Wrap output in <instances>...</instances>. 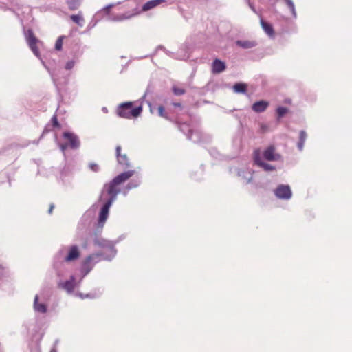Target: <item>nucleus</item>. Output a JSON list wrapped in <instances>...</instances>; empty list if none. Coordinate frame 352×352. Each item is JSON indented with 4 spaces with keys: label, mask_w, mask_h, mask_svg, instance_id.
<instances>
[{
    "label": "nucleus",
    "mask_w": 352,
    "mask_h": 352,
    "mask_svg": "<svg viewBox=\"0 0 352 352\" xmlns=\"http://www.w3.org/2000/svg\"><path fill=\"white\" fill-rule=\"evenodd\" d=\"M63 138L69 142L68 146L73 149L77 148L80 146V141L77 135L69 132H65ZM67 145H62V149L64 150Z\"/></svg>",
    "instance_id": "20e7f679"
},
{
    "label": "nucleus",
    "mask_w": 352,
    "mask_h": 352,
    "mask_svg": "<svg viewBox=\"0 0 352 352\" xmlns=\"http://www.w3.org/2000/svg\"><path fill=\"white\" fill-rule=\"evenodd\" d=\"M34 309L38 312L45 313L47 311L46 305L44 303L38 302V295H36L34 298Z\"/></svg>",
    "instance_id": "4468645a"
},
{
    "label": "nucleus",
    "mask_w": 352,
    "mask_h": 352,
    "mask_svg": "<svg viewBox=\"0 0 352 352\" xmlns=\"http://www.w3.org/2000/svg\"><path fill=\"white\" fill-rule=\"evenodd\" d=\"M252 180V177H251L250 178H249L248 180H247V184L251 182Z\"/></svg>",
    "instance_id": "72a5a7b5"
},
{
    "label": "nucleus",
    "mask_w": 352,
    "mask_h": 352,
    "mask_svg": "<svg viewBox=\"0 0 352 352\" xmlns=\"http://www.w3.org/2000/svg\"><path fill=\"white\" fill-rule=\"evenodd\" d=\"M157 112H158V115L160 117L165 118L166 120H169V117H168V114L166 113V112L165 111V109L163 106L160 105L158 107Z\"/></svg>",
    "instance_id": "393cba45"
},
{
    "label": "nucleus",
    "mask_w": 352,
    "mask_h": 352,
    "mask_svg": "<svg viewBox=\"0 0 352 352\" xmlns=\"http://www.w3.org/2000/svg\"><path fill=\"white\" fill-rule=\"evenodd\" d=\"M288 112V109L283 107H279L276 109L278 118H282Z\"/></svg>",
    "instance_id": "a878e982"
},
{
    "label": "nucleus",
    "mask_w": 352,
    "mask_h": 352,
    "mask_svg": "<svg viewBox=\"0 0 352 352\" xmlns=\"http://www.w3.org/2000/svg\"><path fill=\"white\" fill-rule=\"evenodd\" d=\"M52 122L54 127H56V128L60 127V124L58 123V118H57L56 116H54L52 118Z\"/></svg>",
    "instance_id": "cd10ccee"
},
{
    "label": "nucleus",
    "mask_w": 352,
    "mask_h": 352,
    "mask_svg": "<svg viewBox=\"0 0 352 352\" xmlns=\"http://www.w3.org/2000/svg\"><path fill=\"white\" fill-rule=\"evenodd\" d=\"M233 90L236 93H245L247 91V85L245 83H236L233 86Z\"/></svg>",
    "instance_id": "6ab92c4d"
},
{
    "label": "nucleus",
    "mask_w": 352,
    "mask_h": 352,
    "mask_svg": "<svg viewBox=\"0 0 352 352\" xmlns=\"http://www.w3.org/2000/svg\"><path fill=\"white\" fill-rule=\"evenodd\" d=\"M142 112L141 105L134 106L133 102H126L118 105L116 109L117 115L122 118L131 119L140 116Z\"/></svg>",
    "instance_id": "f03ea898"
},
{
    "label": "nucleus",
    "mask_w": 352,
    "mask_h": 352,
    "mask_svg": "<svg viewBox=\"0 0 352 352\" xmlns=\"http://www.w3.org/2000/svg\"><path fill=\"white\" fill-rule=\"evenodd\" d=\"M100 256V255L98 254H91L86 258V259L83 262V267L87 270V272H89L91 269V267L90 266L91 262L94 261L96 258L99 257Z\"/></svg>",
    "instance_id": "2eb2a0df"
},
{
    "label": "nucleus",
    "mask_w": 352,
    "mask_h": 352,
    "mask_svg": "<svg viewBox=\"0 0 352 352\" xmlns=\"http://www.w3.org/2000/svg\"><path fill=\"white\" fill-rule=\"evenodd\" d=\"M59 286L69 292L73 291L74 288V283L72 280H67L63 283H60Z\"/></svg>",
    "instance_id": "412c9836"
},
{
    "label": "nucleus",
    "mask_w": 352,
    "mask_h": 352,
    "mask_svg": "<svg viewBox=\"0 0 352 352\" xmlns=\"http://www.w3.org/2000/svg\"><path fill=\"white\" fill-rule=\"evenodd\" d=\"M80 256V252L77 246H72L69 250L67 256L65 257V261L67 262L73 261Z\"/></svg>",
    "instance_id": "f8f14e48"
},
{
    "label": "nucleus",
    "mask_w": 352,
    "mask_h": 352,
    "mask_svg": "<svg viewBox=\"0 0 352 352\" xmlns=\"http://www.w3.org/2000/svg\"><path fill=\"white\" fill-rule=\"evenodd\" d=\"M254 162L255 164L263 168L266 171H273L275 167L271 164L263 162L261 157V151L257 149L255 150L253 154Z\"/></svg>",
    "instance_id": "423d86ee"
},
{
    "label": "nucleus",
    "mask_w": 352,
    "mask_h": 352,
    "mask_svg": "<svg viewBox=\"0 0 352 352\" xmlns=\"http://www.w3.org/2000/svg\"><path fill=\"white\" fill-rule=\"evenodd\" d=\"M111 7V6H107V7H106V8H104V10H107V11L108 12Z\"/></svg>",
    "instance_id": "f704fd0d"
},
{
    "label": "nucleus",
    "mask_w": 352,
    "mask_h": 352,
    "mask_svg": "<svg viewBox=\"0 0 352 352\" xmlns=\"http://www.w3.org/2000/svg\"><path fill=\"white\" fill-rule=\"evenodd\" d=\"M112 204L111 201H107L100 210L98 222L102 226L108 217L109 210Z\"/></svg>",
    "instance_id": "1a4fd4ad"
},
{
    "label": "nucleus",
    "mask_w": 352,
    "mask_h": 352,
    "mask_svg": "<svg viewBox=\"0 0 352 352\" xmlns=\"http://www.w3.org/2000/svg\"><path fill=\"white\" fill-rule=\"evenodd\" d=\"M173 106L175 107H178V108H180V109H182V104L179 102H173Z\"/></svg>",
    "instance_id": "2f4dec72"
},
{
    "label": "nucleus",
    "mask_w": 352,
    "mask_h": 352,
    "mask_svg": "<svg viewBox=\"0 0 352 352\" xmlns=\"http://www.w3.org/2000/svg\"><path fill=\"white\" fill-rule=\"evenodd\" d=\"M236 45L245 49H250L256 45V43L254 41H237Z\"/></svg>",
    "instance_id": "dca6fc26"
},
{
    "label": "nucleus",
    "mask_w": 352,
    "mask_h": 352,
    "mask_svg": "<svg viewBox=\"0 0 352 352\" xmlns=\"http://www.w3.org/2000/svg\"><path fill=\"white\" fill-rule=\"evenodd\" d=\"M69 8L71 10H75L78 8L81 0H66Z\"/></svg>",
    "instance_id": "4be33fe9"
},
{
    "label": "nucleus",
    "mask_w": 352,
    "mask_h": 352,
    "mask_svg": "<svg viewBox=\"0 0 352 352\" xmlns=\"http://www.w3.org/2000/svg\"><path fill=\"white\" fill-rule=\"evenodd\" d=\"M263 157L267 161H279L282 160V156L276 152L274 146H269L263 153Z\"/></svg>",
    "instance_id": "39448f33"
},
{
    "label": "nucleus",
    "mask_w": 352,
    "mask_h": 352,
    "mask_svg": "<svg viewBox=\"0 0 352 352\" xmlns=\"http://www.w3.org/2000/svg\"><path fill=\"white\" fill-rule=\"evenodd\" d=\"M284 3L289 8L292 15L296 17V12L295 9V6L292 0H283Z\"/></svg>",
    "instance_id": "5701e85b"
},
{
    "label": "nucleus",
    "mask_w": 352,
    "mask_h": 352,
    "mask_svg": "<svg viewBox=\"0 0 352 352\" xmlns=\"http://www.w3.org/2000/svg\"><path fill=\"white\" fill-rule=\"evenodd\" d=\"M269 102L265 100L256 102L252 106V110L256 113H261L266 110L269 106Z\"/></svg>",
    "instance_id": "ddd939ff"
},
{
    "label": "nucleus",
    "mask_w": 352,
    "mask_h": 352,
    "mask_svg": "<svg viewBox=\"0 0 352 352\" xmlns=\"http://www.w3.org/2000/svg\"><path fill=\"white\" fill-rule=\"evenodd\" d=\"M53 209H54V205H51V206H50V209H49V213H50V214H52V210H53Z\"/></svg>",
    "instance_id": "473e14b6"
},
{
    "label": "nucleus",
    "mask_w": 352,
    "mask_h": 352,
    "mask_svg": "<svg viewBox=\"0 0 352 352\" xmlns=\"http://www.w3.org/2000/svg\"><path fill=\"white\" fill-rule=\"evenodd\" d=\"M261 127H262V129H263V130H266V129H267V126H265V125H262V126H261Z\"/></svg>",
    "instance_id": "c9c22d12"
},
{
    "label": "nucleus",
    "mask_w": 352,
    "mask_h": 352,
    "mask_svg": "<svg viewBox=\"0 0 352 352\" xmlns=\"http://www.w3.org/2000/svg\"><path fill=\"white\" fill-rule=\"evenodd\" d=\"M118 162L126 167L129 166V159L126 154H121V146H118L116 149Z\"/></svg>",
    "instance_id": "9d476101"
},
{
    "label": "nucleus",
    "mask_w": 352,
    "mask_h": 352,
    "mask_svg": "<svg viewBox=\"0 0 352 352\" xmlns=\"http://www.w3.org/2000/svg\"><path fill=\"white\" fill-rule=\"evenodd\" d=\"M72 21L79 26H82L84 23V19L81 14H73L70 16Z\"/></svg>",
    "instance_id": "aec40b11"
},
{
    "label": "nucleus",
    "mask_w": 352,
    "mask_h": 352,
    "mask_svg": "<svg viewBox=\"0 0 352 352\" xmlns=\"http://www.w3.org/2000/svg\"><path fill=\"white\" fill-rule=\"evenodd\" d=\"M276 196L281 199H289L292 197V191L289 186L280 185L274 191Z\"/></svg>",
    "instance_id": "0eeeda50"
},
{
    "label": "nucleus",
    "mask_w": 352,
    "mask_h": 352,
    "mask_svg": "<svg viewBox=\"0 0 352 352\" xmlns=\"http://www.w3.org/2000/svg\"><path fill=\"white\" fill-rule=\"evenodd\" d=\"M27 42L28 43L29 47L32 50V51L34 52V54L36 56L38 54V49L37 47V43L38 42V40L35 36L33 31L32 30H28L27 34Z\"/></svg>",
    "instance_id": "6e6552de"
},
{
    "label": "nucleus",
    "mask_w": 352,
    "mask_h": 352,
    "mask_svg": "<svg viewBox=\"0 0 352 352\" xmlns=\"http://www.w3.org/2000/svg\"><path fill=\"white\" fill-rule=\"evenodd\" d=\"M166 2V0H151L145 3L142 8L141 11H139L138 9H135L133 11L132 13H125L122 14L121 15H119L116 16L114 20L120 21L125 19H131V17L136 16L139 14L141 12H147L148 10H151L152 9L155 8L156 7L159 6L162 3H164Z\"/></svg>",
    "instance_id": "7ed1b4c3"
},
{
    "label": "nucleus",
    "mask_w": 352,
    "mask_h": 352,
    "mask_svg": "<svg viewBox=\"0 0 352 352\" xmlns=\"http://www.w3.org/2000/svg\"><path fill=\"white\" fill-rule=\"evenodd\" d=\"M173 94L176 96H182L186 93V90L184 88L179 87L177 85H173L172 87Z\"/></svg>",
    "instance_id": "b1692460"
},
{
    "label": "nucleus",
    "mask_w": 352,
    "mask_h": 352,
    "mask_svg": "<svg viewBox=\"0 0 352 352\" xmlns=\"http://www.w3.org/2000/svg\"><path fill=\"white\" fill-rule=\"evenodd\" d=\"M134 174V170H128L120 173L111 182L104 185L102 195H103L104 192H106L109 196V199L107 201H111V202L113 203L116 200L117 195L120 192L121 185L131 178Z\"/></svg>",
    "instance_id": "f257e3e1"
},
{
    "label": "nucleus",
    "mask_w": 352,
    "mask_h": 352,
    "mask_svg": "<svg viewBox=\"0 0 352 352\" xmlns=\"http://www.w3.org/2000/svg\"><path fill=\"white\" fill-rule=\"evenodd\" d=\"M63 37L60 36L56 41L55 49L58 51L61 50L63 47Z\"/></svg>",
    "instance_id": "bb28decb"
},
{
    "label": "nucleus",
    "mask_w": 352,
    "mask_h": 352,
    "mask_svg": "<svg viewBox=\"0 0 352 352\" xmlns=\"http://www.w3.org/2000/svg\"><path fill=\"white\" fill-rule=\"evenodd\" d=\"M138 186V184H133V182H130V183H129V184H127V186H126V188H127L128 190H131V189H132V188H133L137 187Z\"/></svg>",
    "instance_id": "7c9ffc66"
},
{
    "label": "nucleus",
    "mask_w": 352,
    "mask_h": 352,
    "mask_svg": "<svg viewBox=\"0 0 352 352\" xmlns=\"http://www.w3.org/2000/svg\"><path fill=\"white\" fill-rule=\"evenodd\" d=\"M89 167L92 171L94 172H97L99 170L98 165L96 163H90Z\"/></svg>",
    "instance_id": "c85d7f7f"
},
{
    "label": "nucleus",
    "mask_w": 352,
    "mask_h": 352,
    "mask_svg": "<svg viewBox=\"0 0 352 352\" xmlns=\"http://www.w3.org/2000/svg\"><path fill=\"white\" fill-rule=\"evenodd\" d=\"M261 24L263 29L265 32L270 36H272L274 34V30L272 26L266 22H265L263 19L261 20Z\"/></svg>",
    "instance_id": "f3484780"
},
{
    "label": "nucleus",
    "mask_w": 352,
    "mask_h": 352,
    "mask_svg": "<svg viewBox=\"0 0 352 352\" xmlns=\"http://www.w3.org/2000/svg\"><path fill=\"white\" fill-rule=\"evenodd\" d=\"M226 68V63L219 59H214L212 65V72L213 74H219L223 72Z\"/></svg>",
    "instance_id": "9b49d317"
},
{
    "label": "nucleus",
    "mask_w": 352,
    "mask_h": 352,
    "mask_svg": "<svg viewBox=\"0 0 352 352\" xmlns=\"http://www.w3.org/2000/svg\"><path fill=\"white\" fill-rule=\"evenodd\" d=\"M307 139V133L304 131H301L299 134V142L298 143V148L300 151L303 149L305 142Z\"/></svg>",
    "instance_id": "a211bd4d"
},
{
    "label": "nucleus",
    "mask_w": 352,
    "mask_h": 352,
    "mask_svg": "<svg viewBox=\"0 0 352 352\" xmlns=\"http://www.w3.org/2000/svg\"><path fill=\"white\" fill-rule=\"evenodd\" d=\"M75 65V62L74 60H69L68 61L65 65V69H72Z\"/></svg>",
    "instance_id": "c756f323"
}]
</instances>
